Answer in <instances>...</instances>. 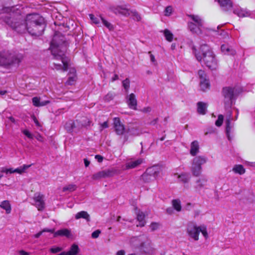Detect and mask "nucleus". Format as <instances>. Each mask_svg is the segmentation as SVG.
<instances>
[{"mask_svg":"<svg viewBox=\"0 0 255 255\" xmlns=\"http://www.w3.org/2000/svg\"><path fill=\"white\" fill-rule=\"evenodd\" d=\"M67 44L64 37L58 33H55L50 44L51 53L56 60L59 62H54V68L57 70L66 71L69 69L68 79L66 84L69 85H73L77 80L76 69L70 68V59L66 56L65 52L67 50Z\"/></svg>","mask_w":255,"mask_h":255,"instance_id":"obj_1","label":"nucleus"},{"mask_svg":"<svg viewBox=\"0 0 255 255\" xmlns=\"http://www.w3.org/2000/svg\"><path fill=\"white\" fill-rule=\"evenodd\" d=\"M45 27L44 19L43 17L37 13L27 14L24 19L23 23L17 25V31L20 33L27 30L32 35H41Z\"/></svg>","mask_w":255,"mask_h":255,"instance_id":"obj_2","label":"nucleus"},{"mask_svg":"<svg viewBox=\"0 0 255 255\" xmlns=\"http://www.w3.org/2000/svg\"><path fill=\"white\" fill-rule=\"evenodd\" d=\"M192 50L198 61H203L204 64L211 70H215L218 68V62L215 55L208 45H201L198 51L194 47H193Z\"/></svg>","mask_w":255,"mask_h":255,"instance_id":"obj_3","label":"nucleus"},{"mask_svg":"<svg viewBox=\"0 0 255 255\" xmlns=\"http://www.w3.org/2000/svg\"><path fill=\"white\" fill-rule=\"evenodd\" d=\"M188 17L190 20L188 23V27L190 31L197 34L202 33L204 25V20L198 15L189 14Z\"/></svg>","mask_w":255,"mask_h":255,"instance_id":"obj_4","label":"nucleus"},{"mask_svg":"<svg viewBox=\"0 0 255 255\" xmlns=\"http://www.w3.org/2000/svg\"><path fill=\"white\" fill-rule=\"evenodd\" d=\"M130 243L133 248L139 249L145 254L151 255L154 254L155 249L149 241L141 243L139 238L134 237L131 239Z\"/></svg>","mask_w":255,"mask_h":255,"instance_id":"obj_5","label":"nucleus"},{"mask_svg":"<svg viewBox=\"0 0 255 255\" xmlns=\"http://www.w3.org/2000/svg\"><path fill=\"white\" fill-rule=\"evenodd\" d=\"M110 9L116 14H122L126 16L130 15L133 20L137 21L141 19L140 15L137 11H130L126 5L111 6Z\"/></svg>","mask_w":255,"mask_h":255,"instance_id":"obj_6","label":"nucleus"},{"mask_svg":"<svg viewBox=\"0 0 255 255\" xmlns=\"http://www.w3.org/2000/svg\"><path fill=\"white\" fill-rule=\"evenodd\" d=\"M3 12L6 13L4 17L5 22L13 29L16 28L15 8L12 6L11 7H5L3 9Z\"/></svg>","mask_w":255,"mask_h":255,"instance_id":"obj_7","label":"nucleus"},{"mask_svg":"<svg viewBox=\"0 0 255 255\" xmlns=\"http://www.w3.org/2000/svg\"><path fill=\"white\" fill-rule=\"evenodd\" d=\"M16 59L14 52L3 51L0 52V66L6 67L11 65Z\"/></svg>","mask_w":255,"mask_h":255,"instance_id":"obj_8","label":"nucleus"},{"mask_svg":"<svg viewBox=\"0 0 255 255\" xmlns=\"http://www.w3.org/2000/svg\"><path fill=\"white\" fill-rule=\"evenodd\" d=\"M207 159L204 156H198L195 157L193 160L191 166V171L194 176H198L201 173V165L205 164Z\"/></svg>","mask_w":255,"mask_h":255,"instance_id":"obj_9","label":"nucleus"},{"mask_svg":"<svg viewBox=\"0 0 255 255\" xmlns=\"http://www.w3.org/2000/svg\"><path fill=\"white\" fill-rule=\"evenodd\" d=\"M160 171V168L158 166L150 167L142 174V179L145 182H149L155 179L158 177Z\"/></svg>","mask_w":255,"mask_h":255,"instance_id":"obj_10","label":"nucleus"},{"mask_svg":"<svg viewBox=\"0 0 255 255\" xmlns=\"http://www.w3.org/2000/svg\"><path fill=\"white\" fill-rule=\"evenodd\" d=\"M235 89L231 87H225L223 89L222 94L224 97L225 108H230L234 97Z\"/></svg>","mask_w":255,"mask_h":255,"instance_id":"obj_11","label":"nucleus"},{"mask_svg":"<svg viewBox=\"0 0 255 255\" xmlns=\"http://www.w3.org/2000/svg\"><path fill=\"white\" fill-rule=\"evenodd\" d=\"M187 232L189 236L195 241L199 240V226H197L194 223L190 222L188 223L187 227Z\"/></svg>","mask_w":255,"mask_h":255,"instance_id":"obj_12","label":"nucleus"},{"mask_svg":"<svg viewBox=\"0 0 255 255\" xmlns=\"http://www.w3.org/2000/svg\"><path fill=\"white\" fill-rule=\"evenodd\" d=\"M116 173V170L114 169H107L100 171L92 176V179L94 180H98L102 178H106L113 176Z\"/></svg>","mask_w":255,"mask_h":255,"instance_id":"obj_13","label":"nucleus"},{"mask_svg":"<svg viewBox=\"0 0 255 255\" xmlns=\"http://www.w3.org/2000/svg\"><path fill=\"white\" fill-rule=\"evenodd\" d=\"M34 205L39 211H42L45 208L44 195L36 193L34 194L33 198Z\"/></svg>","mask_w":255,"mask_h":255,"instance_id":"obj_14","label":"nucleus"},{"mask_svg":"<svg viewBox=\"0 0 255 255\" xmlns=\"http://www.w3.org/2000/svg\"><path fill=\"white\" fill-rule=\"evenodd\" d=\"M113 121L114 128L117 134L123 135L126 132H127V129L125 128V126L121 123L119 118H114Z\"/></svg>","mask_w":255,"mask_h":255,"instance_id":"obj_15","label":"nucleus"},{"mask_svg":"<svg viewBox=\"0 0 255 255\" xmlns=\"http://www.w3.org/2000/svg\"><path fill=\"white\" fill-rule=\"evenodd\" d=\"M127 103L128 107L133 110H136L137 100L134 94L131 93L126 97Z\"/></svg>","mask_w":255,"mask_h":255,"instance_id":"obj_16","label":"nucleus"},{"mask_svg":"<svg viewBox=\"0 0 255 255\" xmlns=\"http://www.w3.org/2000/svg\"><path fill=\"white\" fill-rule=\"evenodd\" d=\"M232 120L233 119L232 117V112L230 111H229L227 113L226 120V132L227 136L229 140L231 139L230 134L231 131V129L232 128V126H231V122Z\"/></svg>","mask_w":255,"mask_h":255,"instance_id":"obj_17","label":"nucleus"},{"mask_svg":"<svg viewBox=\"0 0 255 255\" xmlns=\"http://www.w3.org/2000/svg\"><path fill=\"white\" fill-rule=\"evenodd\" d=\"M217 1L222 10L224 11H228L233 6V2L231 0H217Z\"/></svg>","mask_w":255,"mask_h":255,"instance_id":"obj_18","label":"nucleus"},{"mask_svg":"<svg viewBox=\"0 0 255 255\" xmlns=\"http://www.w3.org/2000/svg\"><path fill=\"white\" fill-rule=\"evenodd\" d=\"M143 159L138 158L136 160H128L126 164V169L135 168L143 162Z\"/></svg>","mask_w":255,"mask_h":255,"instance_id":"obj_19","label":"nucleus"},{"mask_svg":"<svg viewBox=\"0 0 255 255\" xmlns=\"http://www.w3.org/2000/svg\"><path fill=\"white\" fill-rule=\"evenodd\" d=\"M233 12L239 17H247L250 15V11L238 6L234 8Z\"/></svg>","mask_w":255,"mask_h":255,"instance_id":"obj_20","label":"nucleus"},{"mask_svg":"<svg viewBox=\"0 0 255 255\" xmlns=\"http://www.w3.org/2000/svg\"><path fill=\"white\" fill-rule=\"evenodd\" d=\"M221 52L225 55H234L236 54V51L227 44H224L221 45Z\"/></svg>","mask_w":255,"mask_h":255,"instance_id":"obj_21","label":"nucleus"},{"mask_svg":"<svg viewBox=\"0 0 255 255\" xmlns=\"http://www.w3.org/2000/svg\"><path fill=\"white\" fill-rule=\"evenodd\" d=\"M58 236L66 237L69 238L71 236V232L70 230L68 229H62L59 230L54 233V237H56Z\"/></svg>","mask_w":255,"mask_h":255,"instance_id":"obj_22","label":"nucleus"},{"mask_svg":"<svg viewBox=\"0 0 255 255\" xmlns=\"http://www.w3.org/2000/svg\"><path fill=\"white\" fill-rule=\"evenodd\" d=\"M40 98L38 97H34L32 99V103L34 106L36 107H43L50 103V101L46 100L40 101Z\"/></svg>","mask_w":255,"mask_h":255,"instance_id":"obj_23","label":"nucleus"},{"mask_svg":"<svg viewBox=\"0 0 255 255\" xmlns=\"http://www.w3.org/2000/svg\"><path fill=\"white\" fill-rule=\"evenodd\" d=\"M199 150V143L197 140L193 141L191 144L190 153L192 156L196 155Z\"/></svg>","mask_w":255,"mask_h":255,"instance_id":"obj_24","label":"nucleus"},{"mask_svg":"<svg viewBox=\"0 0 255 255\" xmlns=\"http://www.w3.org/2000/svg\"><path fill=\"white\" fill-rule=\"evenodd\" d=\"M174 176L178 179L179 181L182 182L183 183H187L189 182L190 179V176L187 173H182L181 174H178L177 173L174 174Z\"/></svg>","mask_w":255,"mask_h":255,"instance_id":"obj_25","label":"nucleus"},{"mask_svg":"<svg viewBox=\"0 0 255 255\" xmlns=\"http://www.w3.org/2000/svg\"><path fill=\"white\" fill-rule=\"evenodd\" d=\"M207 180L206 178L202 177L198 179L196 182L195 188L197 190H200L207 185Z\"/></svg>","mask_w":255,"mask_h":255,"instance_id":"obj_26","label":"nucleus"},{"mask_svg":"<svg viewBox=\"0 0 255 255\" xmlns=\"http://www.w3.org/2000/svg\"><path fill=\"white\" fill-rule=\"evenodd\" d=\"M75 217L77 220L83 218L85 219L88 222L90 221V220L89 214L86 211H80L77 213L75 215Z\"/></svg>","mask_w":255,"mask_h":255,"instance_id":"obj_27","label":"nucleus"},{"mask_svg":"<svg viewBox=\"0 0 255 255\" xmlns=\"http://www.w3.org/2000/svg\"><path fill=\"white\" fill-rule=\"evenodd\" d=\"M137 215V220L138 221L139 223L137 225V226L143 227L145 224V222L144 220V214L138 211L136 212Z\"/></svg>","mask_w":255,"mask_h":255,"instance_id":"obj_28","label":"nucleus"},{"mask_svg":"<svg viewBox=\"0 0 255 255\" xmlns=\"http://www.w3.org/2000/svg\"><path fill=\"white\" fill-rule=\"evenodd\" d=\"M0 207L5 211L6 214H9L11 212V206L9 202L7 200H4L0 204Z\"/></svg>","mask_w":255,"mask_h":255,"instance_id":"obj_29","label":"nucleus"},{"mask_svg":"<svg viewBox=\"0 0 255 255\" xmlns=\"http://www.w3.org/2000/svg\"><path fill=\"white\" fill-rule=\"evenodd\" d=\"M207 105L202 102H198L197 103V112L199 114L204 115L206 114L207 109Z\"/></svg>","mask_w":255,"mask_h":255,"instance_id":"obj_30","label":"nucleus"},{"mask_svg":"<svg viewBox=\"0 0 255 255\" xmlns=\"http://www.w3.org/2000/svg\"><path fill=\"white\" fill-rule=\"evenodd\" d=\"M233 171L240 175L243 174L245 172V169L242 165H236L233 168Z\"/></svg>","mask_w":255,"mask_h":255,"instance_id":"obj_31","label":"nucleus"},{"mask_svg":"<svg viewBox=\"0 0 255 255\" xmlns=\"http://www.w3.org/2000/svg\"><path fill=\"white\" fill-rule=\"evenodd\" d=\"M200 86L201 90L203 91L209 89L210 83L209 79L200 81Z\"/></svg>","mask_w":255,"mask_h":255,"instance_id":"obj_32","label":"nucleus"},{"mask_svg":"<svg viewBox=\"0 0 255 255\" xmlns=\"http://www.w3.org/2000/svg\"><path fill=\"white\" fill-rule=\"evenodd\" d=\"M69 255H77L79 252L78 246L76 244H73L70 247V250L68 251Z\"/></svg>","mask_w":255,"mask_h":255,"instance_id":"obj_33","label":"nucleus"},{"mask_svg":"<svg viewBox=\"0 0 255 255\" xmlns=\"http://www.w3.org/2000/svg\"><path fill=\"white\" fill-rule=\"evenodd\" d=\"M77 188V187L75 184H69L68 185L64 186L63 188V192L68 191L69 192H73V191L76 190Z\"/></svg>","mask_w":255,"mask_h":255,"instance_id":"obj_34","label":"nucleus"},{"mask_svg":"<svg viewBox=\"0 0 255 255\" xmlns=\"http://www.w3.org/2000/svg\"><path fill=\"white\" fill-rule=\"evenodd\" d=\"M163 34H164V35L166 39L168 41L171 42L172 41L173 38V35L170 30H169L168 29H165L163 31Z\"/></svg>","mask_w":255,"mask_h":255,"instance_id":"obj_35","label":"nucleus"},{"mask_svg":"<svg viewBox=\"0 0 255 255\" xmlns=\"http://www.w3.org/2000/svg\"><path fill=\"white\" fill-rule=\"evenodd\" d=\"M172 206L177 211H180L181 210V202L179 200H173L172 202Z\"/></svg>","mask_w":255,"mask_h":255,"instance_id":"obj_36","label":"nucleus"},{"mask_svg":"<svg viewBox=\"0 0 255 255\" xmlns=\"http://www.w3.org/2000/svg\"><path fill=\"white\" fill-rule=\"evenodd\" d=\"M127 132L129 133L130 135L137 136L140 134V131L135 128L127 129Z\"/></svg>","mask_w":255,"mask_h":255,"instance_id":"obj_37","label":"nucleus"},{"mask_svg":"<svg viewBox=\"0 0 255 255\" xmlns=\"http://www.w3.org/2000/svg\"><path fill=\"white\" fill-rule=\"evenodd\" d=\"M74 127L75 125L74 122L72 121L68 122L65 124V128L69 132H72L73 131Z\"/></svg>","mask_w":255,"mask_h":255,"instance_id":"obj_38","label":"nucleus"},{"mask_svg":"<svg viewBox=\"0 0 255 255\" xmlns=\"http://www.w3.org/2000/svg\"><path fill=\"white\" fill-rule=\"evenodd\" d=\"M101 20L103 24L109 29V30H113L114 29V26L109 22L105 20L103 17H101Z\"/></svg>","mask_w":255,"mask_h":255,"instance_id":"obj_39","label":"nucleus"},{"mask_svg":"<svg viewBox=\"0 0 255 255\" xmlns=\"http://www.w3.org/2000/svg\"><path fill=\"white\" fill-rule=\"evenodd\" d=\"M31 166V165L24 164L22 166L17 168V173L22 174L25 172L26 170Z\"/></svg>","mask_w":255,"mask_h":255,"instance_id":"obj_40","label":"nucleus"},{"mask_svg":"<svg viewBox=\"0 0 255 255\" xmlns=\"http://www.w3.org/2000/svg\"><path fill=\"white\" fill-rule=\"evenodd\" d=\"M89 17L92 22L95 24H98L100 23V21L101 20L100 16V17H96L94 14H90Z\"/></svg>","mask_w":255,"mask_h":255,"instance_id":"obj_41","label":"nucleus"},{"mask_svg":"<svg viewBox=\"0 0 255 255\" xmlns=\"http://www.w3.org/2000/svg\"><path fill=\"white\" fill-rule=\"evenodd\" d=\"M199 230L200 233L201 232L205 238L207 239L208 237V234L207 231L206 227L204 225L200 226Z\"/></svg>","mask_w":255,"mask_h":255,"instance_id":"obj_42","label":"nucleus"},{"mask_svg":"<svg viewBox=\"0 0 255 255\" xmlns=\"http://www.w3.org/2000/svg\"><path fill=\"white\" fill-rule=\"evenodd\" d=\"M199 78L200 79V81L202 80H205L206 79H208L207 78V76L205 71L202 70H200L198 72Z\"/></svg>","mask_w":255,"mask_h":255,"instance_id":"obj_43","label":"nucleus"},{"mask_svg":"<svg viewBox=\"0 0 255 255\" xmlns=\"http://www.w3.org/2000/svg\"><path fill=\"white\" fill-rule=\"evenodd\" d=\"M123 86L124 87L125 91L127 92L129 88L130 82L128 78H126L124 80L123 82Z\"/></svg>","mask_w":255,"mask_h":255,"instance_id":"obj_44","label":"nucleus"},{"mask_svg":"<svg viewBox=\"0 0 255 255\" xmlns=\"http://www.w3.org/2000/svg\"><path fill=\"white\" fill-rule=\"evenodd\" d=\"M224 117L222 115H219L217 120L215 122V125L217 127H220L223 122Z\"/></svg>","mask_w":255,"mask_h":255,"instance_id":"obj_45","label":"nucleus"},{"mask_svg":"<svg viewBox=\"0 0 255 255\" xmlns=\"http://www.w3.org/2000/svg\"><path fill=\"white\" fill-rule=\"evenodd\" d=\"M0 172L1 173H5L6 174H11L12 173H15L16 172V169H7L5 168H2L0 170Z\"/></svg>","mask_w":255,"mask_h":255,"instance_id":"obj_46","label":"nucleus"},{"mask_svg":"<svg viewBox=\"0 0 255 255\" xmlns=\"http://www.w3.org/2000/svg\"><path fill=\"white\" fill-rule=\"evenodd\" d=\"M115 95L112 93H108L104 97V101L106 102H109L113 99Z\"/></svg>","mask_w":255,"mask_h":255,"instance_id":"obj_47","label":"nucleus"},{"mask_svg":"<svg viewBox=\"0 0 255 255\" xmlns=\"http://www.w3.org/2000/svg\"><path fill=\"white\" fill-rule=\"evenodd\" d=\"M22 132L28 138L32 139L34 138V135L27 129H24Z\"/></svg>","mask_w":255,"mask_h":255,"instance_id":"obj_48","label":"nucleus"},{"mask_svg":"<svg viewBox=\"0 0 255 255\" xmlns=\"http://www.w3.org/2000/svg\"><path fill=\"white\" fill-rule=\"evenodd\" d=\"M62 248L59 247H53L50 249V252L52 253L55 254L62 250Z\"/></svg>","mask_w":255,"mask_h":255,"instance_id":"obj_49","label":"nucleus"},{"mask_svg":"<svg viewBox=\"0 0 255 255\" xmlns=\"http://www.w3.org/2000/svg\"><path fill=\"white\" fill-rule=\"evenodd\" d=\"M172 12V7L171 6H168L166 7L164 13L165 15L166 16H169L170 15Z\"/></svg>","mask_w":255,"mask_h":255,"instance_id":"obj_50","label":"nucleus"},{"mask_svg":"<svg viewBox=\"0 0 255 255\" xmlns=\"http://www.w3.org/2000/svg\"><path fill=\"white\" fill-rule=\"evenodd\" d=\"M100 234L101 231L100 230H97L92 233V238L93 239H96L98 238Z\"/></svg>","mask_w":255,"mask_h":255,"instance_id":"obj_51","label":"nucleus"},{"mask_svg":"<svg viewBox=\"0 0 255 255\" xmlns=\"http://www.w3.org/2000/svg\"><path fill=\"white\" fill-rule=\"evenodd\" d=\"M159 224L157 223H152L150 224V227L152 231H155L159 228Z\"/></svg>","mask_w":255,"mask_h":255,"instance_id":"obj_52","label":"nucleus"},{"mask_svg":"<svg viewBox=\"0 0 255 255\" xmlns=\"http://www.w3.org/2000/svg\"><path fill=\"white\" fill-rule=\"evenodd\" d=\"M148 54L150 56V61L154 65H156L157 64V62L156 61V59L155 58L154 56L151 54V52L150 51H149L148 52Z\"/></svg>","mask_w":255,"mask_h":255,"instance_id":"obj_53","label":"nucleus"},{"mask_svg":"<svg viewBox=\"0 0 255 255\" xmlns=\"http://www.w3.org/2000/svg\"><path fill=\"white\" fill-rule=\"evenodd\" d=\"M218 32L220 35L223 36V38L226 39L229 38V35L227 32L222 30L221 31H218Z\"/></svg>","mask_w":255,"mask_h":255,"instance_id":"obj_54","label":"nucleus"},{"mask_svg":"<svg viewBox=\"0 0 255 255\" xmlns=\"http://www.w3.org/2000/svg\"><path fill=\"white\" fill-rule=\"evenodd\" d=\"M100 130L101 131L103 130V129L108 128L109 127V125L107 121L103 123L100 124Z\"/></svg>","mask_w":255,"mask_h":255,"instance_id":"obj_55","label":"nucleus"},{"mask_svg":"<svg viewBox=\"0 0 255 255\" xmlns=\"http://www.w3.org/2000/svg\"><path fill=\"white\" fill-rule=\"evenodd\" d=\"M32 120H33L34 123H35L36 126L37 128H41V124H40V123L38 122V120L36 118V117L35 116H33L32 117Z\"/></svg>","mask_w":255,"mask_h":255,"instance_id":"obj_56","label":"nucleus"},{"mask_svg":"<svg viewBox=\"0 0 255 255\" xmlns=\"http://www.w3.org/2000/svg\"><path fill=\"white\" fill-rule=\"evenodd\" d=\"M95 158L99 162H102L103 160V157L100 155H96Z\"/></svg>","mask_w":255,"mask_h":255,"instance_id":"obj_57","label":"nucleus"},{"mask_svg":"<svg viewBox=\"0 0 255 255\" xmlns=\"http://www.w3.org/2000/svg\"><path fill=\"white\" fill-rule=\"evenodd\" d=\"M42 232V233L44 232H50L52 233H54V229H44L41 231Z\"/></svg>","mask_w":255,"mask_h":255,"instance_id":"obj_58","label":"nucleus"},{"mask_svg":"<svg viewBox=\"0 0 255 255\" xmlns=\"http://www.w3.org/2000/svg\"><path fill=\"white\" fill-rule=\"evenodd\" d=\"M151 111V109L150 107H145V108H144L142 110V111L144 113H149L150 112V111Z\"/></svg>","mask_w":255,"mask_h":255,"instance_id":"obj_59","label":"nucleus"},{"mask_svg":"<svg viewBox=\"0 0 255 255\" xmlns=\"http://www.w3.org/2000/svg\"><path fill=\"white\" fill-rule=\"evenodd\" d=\"M116 255H125V251L124 250H120L117 252Z\"/></svg>","mask_w":255,"mask_h":255,"instance_id":"obj_60","label":"nucleus"},{"mask_svg":"<svg viewBox=\"0 0 255 255\" xmlns=\"http://www.w3.org/2000/svg\"><path fill=\"white\" fill-rule=\"evenodd\" d=\"M84 161L85 166L88 167L89 165L90 162L86 158L84 159Z\"/></svg>","mask_w":255,"mask_h":255,"instance_id":"obj_61","label":"nucleus"},{"mask_svg":"<svg viewBox=\"0 0 255 255\" xmlns=\"http://www.w3.org/2000/svg\"><path fill=\"white\" fill-rule=\"evenodd\" d=\"M20 255H29V253L23 251L19 252Z\"/></svg>","mask_w":255,"mask_h":255,"instance_id":"obj_62","label":"nucleus"},{"mask_svg":"<svg viewBox=\"0 0 255 255\" xmlns=\"http://www.w3.org/2000/svg\"><path fill=\"white\" fill-rule=\"evenodd\" d=\"M37 140L41 141L42 139V136L40 134H37L36 136H34Z\"/></svg>","mask_w":255,"mask_h":255,"instance_id":"obj_63","label":"nucleus"},{"mask_svg":"<svg viewBox=\"0 0 255 255\" xmlns=\"http://www.w3.org/2000/svg\"><path fill=\"white\" fill-rule=\"evenodd\" d=\"M42 234V232L40 231L34 235L35 238H38Z\"/></svg>","mask_w":255,"mask_h":255,"instance_id":"obj_64","label":"nucleus"}]
</instances>
